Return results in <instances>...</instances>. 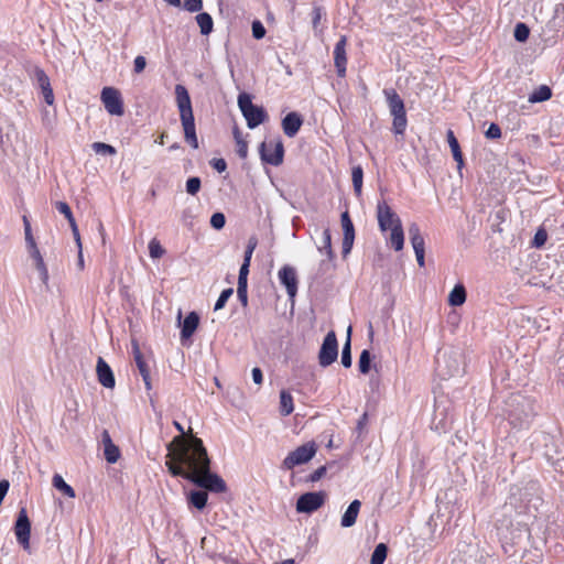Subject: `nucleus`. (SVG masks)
<instances>
[{"label":"nucleus","mask_w":564,"mask_h":564,"mask_svg":"<svg viewBox=\"0 0 564 564\" xmlns=\"http://www.w3.org/2000/svg\"><path fill=\"white\" fill-rule=\"evenodd\" d=\"M166 467L173 476H181L214 492L226 490L225 481L210 471V460L203 441L195 436H175L167 445Z\"/></svg>","instance_id":"f257e3e1"},{"label":"nucleus","mask_w":564,"mask_h":564,"mask_svg":"<svg viewBox=\"0 0 564 564\" xmlns=\"http://www.w3.org/2000/svg\"><path fill=\"white\" fill-rule=\"evenodd\" d=\"M238 106L250 129H254L267 119L264 109L253 105L250 96L246 93L238 96Z\"/></svg>","instance_id":"f03ea898"},{"label":"nucleus","mask_w":564,"mask_h":564,"mask_svg":"<svg viewBox=\"0 0 564 564\" xmlns=\"http://www.w3.org/2000/svg\"><path fill=\"white\" fill-rule=\"evenodd\" d=\"M317 447L314 442H308L290 452L284 458L283 468L291 470L299 465L310 462L316 454Z\"/></svg>","instance_id":"7ed1b4c3"},{"label":"nucleus","mask_w":564,"mask_h":564,"mask_svg":"<svg viewBox=\"0 0 564 564\" xmlns=\"http://www.w3.org/2000/svg\"><path fill=\"white\" fill-rule=\"evenodd\" d=\"M100 99L109 115L121 117L124 113L123 100L117 88L104 87Z\"/></svg>","instance_id":"20e7f679"},{"label":"nucleus","mask_w":564,"mask_h":564,"mask_svg":"<svg viewBox=\"0 0 564 564\" xmlns=\"http://www.w3.org/2000/svg\"><path fill=\"white\" fill-rule=\"evenodd\" d=\"M338 356V343L336 338V334L332 330L329 332L319 349L318 361L322 367H327L332 365Z\"/></svg>","instance_id":"39448f33"},{"label":"nucleus","mask_w":564,"mask_h":564,"mask_svg":"<svg viewBox=\"0 0 564 564\" xmlns=\"http://www.w3.org/2000/svg\"><path fill=\"white\" fill-rule=\"evenodd\" d=\"M377 219L381 231H388L402 224L400 217L384 200L377 204Z\"/></svg>","instance_id":"423d86ee"},{"label":"nucleus","mask_w":564,"mask_h":564,"mask_svg":"<svg viewBox=\"0 0 564 564\" xmlns=\"http://www.w3.org/2000/svg\"><path fill=\"white\" fill-rule=\"evenodd\" d=\"M326 494L323 491L306 492L296 501V511L311 513L319 509L325 502Z\"/></svg>","instance_id":"0eeeda50"},{"label":"nucleus","mask_w":564,"mask_h":564,"mask_svg":"<svg viewBox=\"0 0 564 564\" xmlns=\"http://www.w3.org/2000/svg\"><path fill=\"white\" fill-rule=\"evenodd\" d=\"M14 534L17 536L18 542L22 545V547L24 550H29L31 538V522L24 508L19 511L18 519L14 524Z\"/></svg>","instance_id":"6e6552de"},{"label":"nucleus","mask_w":564,"mask_h":564,"mask_svg":"<svg viewBox=\"0 0 564 564\" xmlns=\"http://www.w3.org/2000/svg\"><path fill=\"white\" fill-rule=\"evenodd\" d=\"M261 159L272 165H279L283 161V145L280 141L262 142L260 148Z\"/></svg>","instance_id":"1a4fd4ad"},{"label":"nucleus","mask_w":564,"mask_h":564,"mask_svg":"<svg viewBox=\"0 0 564 564\" xmlns=\"http://www.w3.org/2000/svg\"><path fill=\"white\" fill-rule=\"evenodd\" d=\"M176 105L180 110V119L193 118L191 97L183 85L175 86Z\"/></svg>","instance_id":"9d476101"},{"label":"nucleus","mask_w":564,"mask_h":564,"mask_svg":"<svg viewBox=\"0 0 564 564\" xmlns=\"http://www.w3.org/2000/svg\"><path fill=\"white\" fill-rule=\"evenodd\" d=\"M278 276L280 282L285 286L289 296L293 299L297 292V276L295 269L290 265H284L279 270Z\"/></svg>","instance_id":"9b49d317"},{"label":"nucleus","mask_w":564,"mask_h":564,"mask_svg":"<svg viewBox=\"0 0 564 564\" xmlns=\"http://www.w3.org/2000/svg\"><path fill=\"white\" fill-rule=\"evenodd\" d=\"M26 249L31 259L33 260L34 268L39 273L40 280L43 282V284L47 285L50 279L48 270L37 245L30 246Z\"/></svg>","instance_id":"f8f14e48"},{"label":"nucleus","mask_w":564,"mask_h":564,"mask_svg":"<svg viewBox=\"0 0 564 564\" xmlns=\"http://www.w3.org/2000/svg\"><path fill=\"white\" fill-rule=\"evenodd\" d=\"M341 226L344 231L343 238V254L346 257L354 245L355 229L347 212L341 214Z\"/></svg>","instance_id":"ddd939ff"},{"label":"nucleus","mask_w":564,"mask_h":564,"mask_svg":"<svg viewBox=\"0 0 564 564\" xmlns=\"http://www.w3.org/2000/svg\"><path fill=\"white\" fill-rule=\"evenodd\" d=\"M346 44H347V39L345 35H343L340 37V40L336 43L335 48H334V63H335V67L337 69V74L340 77H344L346 74V64H347Z\"/></svg>","instance_id":"4468645a"},{"label":"nucleus","mask_w":564,"mask_h":564,"mask_svg":"<svg viewBox=\"0 0 564 564\" xmlns=\"http://www.w3.org/2000/svg\"><path fill=\"white\" fill-rule=\"evenodd\" d=\"M96 372L99 383L107 388L112 389L116 384L115 376L109 365L99 357L97 360Z\"/></svg>","instance_id":"2eb2a0df"},{"label":"nucleus","mask_w":564,"mask_h":564,"mask_svg":"<svg viewBox=\"0 0 564 564\" xmlns=\"http://www.w3.org/2000/svg\"><path fill=\"white\" fill-rule=\"evenodd\" d=\"M440 367L445 366L447 368L444 375L449 377L459 373L460 370V356L456 352L443 354L438 360Z\"/></svg>","instance_id":"dca6fc26"},{"label":"nucleus","mask_w":564,"mask_h":564,"mask_svg":"<svg viewBox=\"0 0 564 564\" xmlns=\"http://www.w3.org/2000/svg\"><path fill=\"white\" fill-rule=\"evenodd\" d=\"M199 325V316L195 312H191L183 323L181 324V340L184 341L186 339H189L193 334L196 332L197 327Z\"/></svg>","instance_id":"f3484780"},{"label":"nucleus","mask_w":564,"mask_h":564,"mask_svg":"<svg viewBox=\"0 0 564 564\" xmlns=\"http://www.w3.org/2000/svg\"><path fill=\"white\" fill-rule=\"evenodd\" d=\"M104 455L108 463L115 464L120 458V449L110 438L107 431L102 433Z\"/></svg>","instance_id":"a211bd4d"},{"label":"nucleus","mask_w":564,"mask_h":564,"mask_svg":"<svg viewBox=\"0 0 564 564\" xmlns=\"http://www.w3.org/2000/svg\"><path fill=\"white\" fill-rule=\"evenodd\" d=\"M361 508V502L355 499L350 502L340 519V525L343 528H350L356 523L357 517Z\"/></svg>","instance_id":"6ab92c4d"},{"label":"nucleus","mask_w":564,"mask_h":564,"mask_svg":"<svg viewBox=\"0 0 564 564\" xmlns=\"http://www.w3.org/2000/svg\"><path fill=\"white\" fill-rule=\"evenodd\" d=\"M302 126V119L296 112H290L282 121V128L288 137H294Z\"/></svg>","instance_id":"aec40b11"},{"label":"nucleus","mask_w":564,"mask_h":564,"mask_svg":"<svg viewBox=\"0 0 564 564\" xmlns=\"http://www.w3.org/2000/svg\"><path fill=\"white\" fill-rule=\"evenodd\" d=\"M55 206H56V209L61 214H63L66 217V219L68 220L69 226H70L72 231H73L74 239L76 241V245H77V247H80L79 231H78L77 224L75 221V218L73 217V214H72V210H70L69 206L65 202H57L55 204Z\"/></svg>","instance_id":"412c9836"},{"label":"nucleus","mask_w":564,"mask_h":564,"mask_svg":"<svg viewBox=\"0 0 564 564\" xmlns=\"http://www.w3.org/2000/svg\"><path fill=\"white\" fill-rule=\"evenodd\" d=\"M316 247L318 251L326 256L328 261L334 259V251L332 249V237L329 229H324L321 238L316 240Z\"/></svg>","instance_id":"4be33fe9"},{"label":"nucleus","mask_w":564,"mask_h":564,"mask_svg":"<svg viewBox=\"0 0 564 564\" xmlns=\"http://www.w3.org/2000/svg\"><path fill=\"white\" fill-rule=\"evenodd\" d=\"M182 127L184 130V138L191 144L193 149L198 148V140L195 130L194 117L181 119Z\"/></svg>","instance_id":"5701e85b"},{"label":"nucleus","mask_w":564,"mask_h":564,"mask_svg":"<svg viewBox=\"0 0 564 564\" xmlns=\"http://www.w3.org/2000/svg\"><path fill=\"white\" fill-rule=\"evenodd\" d=\"M384 94L387 96L389 109L392 116L405 112L403 100L394 90H386Z\"/></svg>","instance_id":"b1692460"},{"label":"nucleus","mask_w":564,"mask_h":564,"mask_svg":"<svg viewBox=\"0 0 564 564\" xmlns=\"http://www.w3.org/2000/svg\"><path fill=\"white\" fill-rule=\"evenodd\" d=\"M389 243L390 246L395 250L400 251L403 249L404 246V232L402 228V224L399 226H395L394 228L390 229L389 235Z\"/></svg>","instance_id":"393cba45"},{"label":"nucleus","mask_w":564,"mask_h":564,"mask_svg":"<svg viewBox=\"0 0 564 564\" xmlns=\"http://www.w3.org/2000/svg\"><path fill=\"white\" fill-rule=\"evenodd\" d=\"M409 235L414 252L425 250L424 238L421 235L420 228L416 224H412L409 227Z\"/></svg>","instance_id":"a878e982"},{"label":"nucleus","mask_w":564,"mask_h":564,"mask_svg":"<svg viewBox=\"0 0 564 564\" xmlns=\"http://www.w3.org/2000/svg\"><path fill=\"white\" fill-rule=\"evenodd\" d=\"M447 141H448L449 148L452 150L453 158L457 162V167H458V170H462L463 164H464L463 155H462V151H460L458 141L455 138L452 130L447 131Z\"/></svg>","instance_id":"bb28decb"},{"label":"nucleus","mask_w":564,"mask_h":564,"mask_svg":"<svg viewBox=\"0 0 564 564\" xmlns=\"http://www.w3.org/2000/svg\"><path fill=\"white\" fill-rule=\"evenodd\" d=\"M466 301V290L463 284H457L448 295V304L452 306H460Z\"/></svg>","instance_id":"cd10ccee"},{"label":"nucleus","mask_w":564,"mask_h":564,"mask_svg":"<svg viewBox=\"0 0 564 564\" xmlns=\"http://www.w3.org/2000/svg\"><path fill=\"white\" fill-rule=\"evenodd\" d=\"M53 487L68 498H75V490L64 480V478L55 474L52 479Z\"/></svg>","instance_id":"c85d7f7f"},{"label":"nucleus","mask_w":564,"mask_h":564,"mask_svg":"<svg viewBox=\"0 0 564 564\" xmlns=\"http://www.w3.org/2000/svg\"><path fill=\"white\" fill-rule=\"evenodd\" d=\"M552 97V90L546 85H541L529 96V102H543L549 100Z\"/></svg>","instance_id":"c756f323"},{"label":"nucleus","mask_w":564,"mask_h":564,"mask_svg":"<svg viewBox=\"0 0 564 564\" xmlns=\"http://www.w3.org/2000/svg\"><path fill=\"white\" fill-rule=\"evenodd\" d=\"M279 410H280L281 415H283V416L290 415L294 410L293 398H292L291 393L285 390H282L280 392V409Z\"/></svg>","instance_id":"7c9ffc66"},{"label":"nucleus","mask_w":564,"mask_h":564,"mask_svg":"<svg viewBox=\"0 0 564 564\" xmlns=\"http://www.w3.org/2000/svg\"><path fill=\"white\" fill-rule=\"evenodd\" d=\"M208 495L206 491L202 490H194L191 491L188 495V501L192 503L195 508L202 510L206 503H207Z\"/></svg>","instance_id":"2f4dec72"},{"label":"nucleus","mask_w":564,"mask_h":564,"mask_svg":"<svg viewBox=\"0 0 564 564\" xmlns=\"http://www.w3.org/2000/svg\"><path fill=\"white\" fill-rule=\"evenodd\" d=\"M196 22L203 35H208L213 31L214 23L212 17L208 13L203 12L197 14Z\"/></svg>","instance_id":"473e14b6"},{"label":"nucleus","mask_w":564,"mask_h":564,"mask_svg":"<svg viewBox=\"0 0 564 564\" xmlns=\"http://www.w3.org/2000/svg\"><path fill=\"white\" fill-rule=\"evenodd\" d=\"M350 336H351V326H349L347 328V339H346V343H345L343 351H341V364L346 368H349L351 366Z\"/></svg>","instance_id":"72a5a7b5"},{"label":"nucleus","mask_w":564,"mask_h":564,"mask_svg":"<svg viewBox=\"0 0 564 564\" xmlns=\"http://www.w3.org/2000/svg\"><path fill=\"white\" fill-rule=\"evenodd\" d=\"M387 545L379 543L371 555L370 564H383L387 558Z\"/></svg>","instance_id":"f704fd0d"},{"label":"nucleus","mask_w":564,"mask_h":564,"mask_svg":"<svg viewBox=\"0 0 564 564\" xmlns=\"http://www.w3.org/2000/svg\"><path fill=\"white\" fill-rule=\"evenodd\" d=\"M234 138L237 145V153L241 159L247 158L248 154V143L243 140L241 132L238 129L234 130Z\"/></svg>","instance_id":"c9c22d12"},{"label":"nucleus","mask_w":564,"mask_h":564,"mask_svg":"<svg viewBox=\"0 0 564 564\" xmlns=\"http://www.w3.org/2000/svg\"><path fill=\"white\" fill-rule=\"evenodd\" d=\"M351 178L354 184L355 193L359 196L362 189L364 171L361 166H355L351 171Z\"/></svg>","instance_id":"e433bc0d"},{"label":"nucleus","mask_w":564,"mask_h":564,"mask_svg":"<svg viewBox=\"0 0 564 564\" xmlns=\"http://www.w3.org/2000/svg\"><path fill=\"white\" fill-rule=\"evenodd\" d=\"M132 351H133L134 360L137 362L139 371L142 372V371L149 370L148 365L143 359L139 344L135 340H132Z\"/></svg>","instance_id":"4c0bfd02"},{"label":"nucleus","mask_w":564,"mask_h":564,"mask_svg":"<svg viewBox=\"0 0 564 564\" xmlns=\"http://www.w3.org/2000/svg\"><path fill=\"white\" fill-rule=\"evenodd\" d=\"M406 127L405 112L393 115V129L398 134H402Z\"/></svg>","instance_id":"58836bf2"},{"label":"nucleus","mask_w":564,"mask_h":564,"mask_svg":"<svg viewBox=\"0 0 564 564\" xmlns=\"http://www.w3.org/2000/svg\"><path fill=\"white\" fill-rule=\"evenodd\" d=\"M149 253L151 258L159 259L163 257L165 250L156 239H152L149 242Z\"/></svg>","instance_id":"ea45409f"},{"label":"nucleus","mask_w":564,"mask_h":564,"mask_svg":"<svg viewBox=\"0 0 564 564\" xmlns=\"http://www.w3.org/2000/svg\"><path fill=\"white\" fill-rule=\"evenodd\" d=\"M371 357L368 350H362L359 357V370L361 373H368L370 370Z\"/></svg>","instance_id":"a19ab883"},{"label":"nucleus","mask_w":564,"mask_h":564,"mask_svg":"<svg viewBox=\"0 0 564 564\" xmlns=\"http://www.w3.org/2000/svg\"><path fill=\"white\" fill-rule=\"evenodd\" d=\"M91 147L97 154L113 155L116 153V149L112 145L104 142H95Z\"/></svg>","instance_id":"79ce46f5"},{"label":"nucleus","mask_w":564,"mask_h":564,"mask_svg":"<svg viewBox=\"0 0 564 564\" xmlns=\"http://www.w3.org/2000/svg\"><path fill=\"white\" fill-rule=\"evenodd\" d=\"M530 34L529 28L524 23H518L514 28V37L519 42H524L528 40Z\"/></svg>","instance_id":"37998d69"},{"label":"nucleus","mask_w":564,"mask_h":564,"mask_svg":"<svg viewBox=\"0 0 564 564\" xmlns=\"http://www.w3.org/2000/svg\"><path fill=\"white\" fill-rule=\"evenodd\" d=\"M23 225H24V237H25L26 248L30 246L36 245L35 239L32 235L31 224L26 216H23Z\"/></svg>","instance_id":"c03bdc74"},{"label":"nucleus","mask_w":564,"mask_h":564,"mask_svg":"<svg viewBox=\"0 0 564 564\" xmlns=\"http://www.w3.org/2000/svg\"><path fill=\"white\" fill-rule=\"evenodd\" d=\"M200 189V180L198 177H191L186 182V192L191 195H195Z\"/></svg>","instance_id":"a18cd8bd"},{"label":"nucleus","mask_w":564,"mask_h":564,"mask_svg":"<svg viewBox=\"0 0 564 564\" xmlns=\"http://www.w3.org/2000/svg\"><path fill=\"white\" fill-rule=\"evenodd\" d=\"M231 295H232V289H226V290H224V291L221 292V294L219 295V297H218V300H217L216 304H215V311L221 310V308L226 305V303H227L228 299H229Z\"/></svg>","instance_id":"49530a36"},{"label":"nucleus","mask_w":564,"mask_h":564,"mask_svg":"<svg viewBox=\"0 0 564 564\" xmlns=\"http://www.w3.org/2000/svg\"><path fill=\"white\" fill-rule=\"evenodd\" d=\"M34 75L40 88H44L51 85L50 78L43 69L36 68Z\"/></svg>","instance_id":"de8ad7c7"},{"label":"nucleus","mask_w":564,"mask_h":564,"mask_svg":"<svg viewBox=\"0 0 564 564\" xmlns=\"http://www.w3.org/2000/svg\"><path fill=\"white\" fill-rule=\"evenodd\" d=\"M226 223L225 216L221 213H215L210 218V225L213 228L219 230L224 228Z\"/></svg>","instance_id":"09e8293b"},{"label":"nucleus","mask_w":564,"mask_h":564,"mask_svg":"<svg viewBox=\"0 0 564 564\" xmlns=\"http://www.w3.org/2000/svg\"><path fill=\"white\" fill-rule=\"evenodd\" d=\"M249 267H250V261H245L243 260V263H242V265L240 268V271H239L238 284H247Z\"/></svg>","instance_id":"8fccbe9b"},{"label":"nucleus","mask_w":564,"mask_h":564,"mask_svg":"<svg viewBox=\"0 0 564 564\" xmlns=\"http://www.w3.org/2000/svg\"><path fill=\"white\" fill-rule=\"evenodd\" d=\"M252 35L257 40H260L265 35V29L260 21H254L252 23Z\"/></svg>","instance_id":"3c124183"},{"label":"nucleus","mask_w":564,"mask_h":564,"mask_svg":"<svg viewBox=\"0 0 564 564\" xmlns=\"http://www.w3.org/2000/svg\"><path fill=\"white\" fill-rule=\"evenodd\" d=\"M257 239L254 237H251L249 240H248V246H247V249H246V252H245V261H251V257H252V253L257 247Z\"/></svg>","instance_id":"603ef678"},{"label":"nucleus","mask_w":564,"mask_h":564,"mask_svg":"<svg viewBox=\"0 0 564 564\" xmlns=\"http://www.w3.org/2000/svg\"><path fill=\"white\" fill-rule=\"evenodd\" d=\"M184 7L189 12H197L202 9V0H184Z\"/></svg>","instance_id":"864d4df0"},{"label":"nucleus","mask_w":564,"mask_h":564,"mask_svg":"<svg viewBox=\"0 0 564 564\" xmlns=\"http://www.w3.org/2000/svg\"><path fill=\"white\" fill-rule=\"evenodd\" d=\"M486 137L489 139H498L501 137V130L496 123H491L486 131Z\"/></svg>","instance_id":"5fc2aeb1"},{"label":"nucleus","mask_w":564,"mask_h":564,"mask_svg":"<svg viewBox=\"0 0 564 564\" xmlns=\"http://www.w3.org/2000/svg\"><path fill=\"white\" fill-rule=\"evenodd\" d=\"M44 100L47 105L52 106L54 104V94L51 85L41 88Z\"/></svg>","instance_id":"6e6d98bb"},{"label":"nucleus","mask_w":564,"mask_h":564,"mask_svg":"<svg viewBox=\"0 0 564 564\" xmlns=\"http://www.w3.org/2000/svg\"><path fill=\"white\" fill-rule=\"evenodd\" d=\"M133 65H134V72L137 74H140L144 70L145 66H147V59L144 56H137L134 58V62H133Z\"/></svg>","instance_id":"4d7b16f0"},{"label":"nucleus","mask_w":564,"mask_h":564,"mask_svg":"<svg viewBox=\"0 0 564 564\" xmlns=\"http://www.w3.org/2000/svg\"><path fill=\"white\" fill-rule=\"evenodd\" d=\"M237 294L242 305L246 306L248 303L247 284H238Z\"/></svg>","instance_id":"13d9d810"},{"label":"nucleus","mask_w":564,"mask_h":564,"mask_svg":"<svg viewBox=\"0 0 564 564\" xmlns=\"http://www.w3.org/2000/svg\"><path fill=\"white\" fill-rule=\"evenodd\" d=\"M252 380L256 384L260 386L263 381V375L260 368L254 367L251 371Z\"/></svg>","instance_id":"bf43d9fd"},{"label":"nucleus","mask_w":564,"mask_h":564,"mask_svg":"<svg viewBox=\"0 0 564 564\" xmlns=\"http://www.w3.org/2000/svg\"><path fill=\"white\" fill-rule=\"evenodd\" d=\"M212 165L219 173L224 172L227 167V164L224 159H214L212 161Z\"/></svg>","instance_id":"052dcab7"},{"label":"nucleus","mask_w":564,"mask_h":564,"mask_svg":"<svg viewBox=\"0 0 564 564\" xmlns=\"http://www.w3.org/2000/svg\"><path fill=\"white\" fill-rule=\"evenodd\" d=\"M546 240V234L542 230L538 231L534 237L536 246H542Z\"/></svg>","instance_id":"680f3d73"},{"label":"nucleus","mask_w":564,"mask_h":564,"mask_svg":"<svg viewBox=\"0 0 564 564\" xmlns=\"http://www.w3.org/2000/svg\"><path fill=\"white\" fill-rule=\"evenodd\" d=\"M77 268L82 271L85 268L83 247H78Z\"/></svg>","instance_id":"e2e57ef3"},{"label":"nucleus","mask_w":564,"mask_h":564,"mask_svg":"<svg viewBox=\"0 0 564 564\" xmlns=\"http://www.w3.org/2000/svg\"><path fill=\"white\" fill-rule=\"evenodd\" d=\"M142 378H143V381H144V384H145V388L148 390L151 389V379H150V371L149 370H145V371H142L140 372Z\"/></svg>","instance_id":"0e129e2a"},{"label":"nucleus","mask_w":564,"mask_h":564,"mask_svg":"<svg viewBox=\"0 0 564 564\" xmlns=\"http://www.w3.org/2000/svg\"><path fill=\"white\" fill-rule=\"evenodd\" d=\"M322 18V10L319 8L314 9L313 25L316 26Z\"/></svg>","instance_id":"69168bd1"},{"label":"nucleus","mask_w":564,"mask_h":564,"mask_svg":"<svg viewBox=\"0 0 564 564\" xmlns=\"http://www.w3.org/2000/svg\"><path fill=\"white\" fill-rule=\"evenodd\" d=\"M325 470H326L325 467H321L317 470H315V473L312 475V480L313 481L318 480L324 475Z\"/></svg>","instance_id":"338daca9"},{"label":"nucleus","mask_w":564,"mask_h":564,"mask_svg":"<svg viewBox=\"0 0 564 564\" xmlns=\"http://www.w3.org/2000/svg\"><path fill=\"white\" fill-rule=\"evenodd\" d=\"M414 253H415V257H416L417 264H419L420 267H424V263H425V262H424V253H425V250L420 251V252H419V251H416V252H414Z\"/></svg>","instance_id":"774afa93"}]
</instances>
